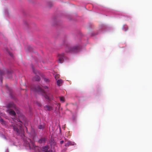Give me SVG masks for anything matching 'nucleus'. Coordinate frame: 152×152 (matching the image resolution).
I'll list each match as a JSON object with an SVG mask.
<instances>
[{
    "instance_id": "f257e3e1",
    "label": "nucleus",
    "mask_w": 152,
    "mask_h": 152,
    "mask_svg": "<svg viewBox=\"0 0 152 152\" xmlns=\"http://www.w3.org/2000/svg\"><path fill=\"white\" fill-rule=\"evenodd\" d=\"M34 90L36 92L42 94L46 99L49 100H50V98L52 96L51 95L50 93L45 92L39 86H38L35 88Z\"/></svg>"
},
{
    "instance_id": "f03ea898",
    "label": "nucleus",
    "mask_w": 152,
    "mask_h": 152,
    "mask_svg": "<svg viewBox=\"0 0 152 152\" xmlns=\"http://www.w3.org/2000/svg\"><path fill=\"white\" fill-rule=\"evenodd\" d=\"M27 146H28L30 149H35V152H41L39 149V148L36 146L34 143L32 142L30 139L28 138L25 141Z\"/></svg>"
},
{
    "instance_id": "7ed1b4c3",
    "label": "nucleus",
    "mask_w": 152,
    "mask_h": 152,
    "mask_svg": "<svg viewBox=\"0 0 152 152\" xmlns=\"http://www.w3.org/2000/svg\"><path fill=\"white\" fill-rule=\"evenodd\" d=\"M78 46L73 47L67 46L66 48L65 51L66 53H77L80 50Z\"/></svg>"
},
{
    "instance_id": "20e7f679",
    "label": "nucleus",
    "mask_w": 152,
    "mask_h": 152,
    "mask_svg": "<svg viewBox=\"0 0 152 152\" xmlns=\"http://www.w3.org/2000/svg\"><path fill=\"white\" fill-rule=\"evenodd\" d=\"M22 125L20 124L19 125L17 124L16 125H13V128L14 131L16 132V134L18 135L20 132L22 131Z\"/></svg>"
},
{
    "instance_id": "39448f33",
    "label": "nucleus",
    "mask_w": 152,
    "mask_h": 152,
    "mask_svg": "<svg viewBox=\"0 0 152 152\" xmlns=\"http://www.w3.org/2000/svg\"><path fill=\"white\" fill-rule=\"evenodd\" d=\"M66 58V57L65 56L64 53L58 54V62L60 63H62L64 60Z\"/></svg>"
},
{
    "instance_id": "423d86ee",
    "label": "nucleus",
    "mask_w": 152,
    "mask_h": 152,
    "mask_svg": "<svg viewBox=\"0 0 152 152\" xmlns=\"http://www.w3.org/2000/svg\"><path fill=\"white\" fill-rule=\"evenodd\" d=\"M7 107L8 108H14L15 110L16 109V105L12 102L9 103L7 106Z\"/></svg>"
},
{
    "instance_id": "0eeeda50",
    "label": "nucleus",
    "mask_w": 152,
    "mask_h": 152,
    "mask_svg": "<svg viewBox=\"0 0 152 152\" xmlns=\"http://www.w3.org/2000/svg\"><path fill=\"white\" fill-rule=\"evenodd\" d=\"M7 111L10 115L14 116L16 115L15 112L14 110H13L11 109L8 110H7Z\"/></svg>"
},
{
    "instance_id": "6e6552de",
    "label": "nucleus",
    "mask_w": 152,
    "mask_h": 152,
    "mask_svg": "<svg viewBox=\"0 0 152 152\" xmlns=\"http://www.w3.org/2000/svg\"><path fill=\"white\" fill-rule=\"evenodd\" d=\"M44 108L46 110L48 111H50L53 109V108L52 107L49 105H45L44 107Z\"/></svg>"
},
{
    "instance_id": "1a4fd4ad",
    "label": "nucleus",
    "mask_w": 152,
    "mask_h": 152,
    "mask_svg": "<svg viewBox=\"0 0 152 152\" xmlns=\"http://www.w3.org/2000/svg\"><path fill=\"white\" fill-rule=\"evenodd\" d=\"M33 80L34 81H39L40 80V78L39 76L36 75L33 77Z\"/></svg>"
},
{
    "instance_id": "9d476101",
    "label": "nucleus",
    "mask_w": 152,
    "mask_h": 152,
    "mask_svg": "<svg viewBox=\"0 0 152 152\" xmlns=\"http://www.w3.org/2000/svg\"><path fill=\"white\" fill-rule=\"evenodd\" d=\"M46 140V139L45 138H42L39 140V142L40 143H44Z\"/></svg>"
},
{
    "instance_id": "9b49d317",
    "label": "nucleus",
    "mask_w": 152,
    "mask_h": 152,
    "mask_svg": "<svg viewBox=\"0 0 152 152\" xmlns=\"http://www.w3.org/2000/svg\"><path fill=\"white\" fill-rule=\"evenodd\" d=\"M73 142H72L70 141H68L67 143L65 144V146L66 147H67L70 145H73L74 144H73Z\"/></svg>"
},
{
    "instance_id": "f8f14e48",
    "label": "nucleus",
    "mask_w": 152,
    "mask_h": 152,
    "mask_svg": "<svg viewBox=\"0 0 152 152\" xmlns=\"http://www.w3.org/2000/svg\"><path fill=\"white\" fill-rule=\"evenodd\" d=\"M63 81L61 79L58 80L57 81V84L58 86H60V84L62 83Z\"/></svg>"
},
{
    "instance_id": "ddd939ff",
    "label": "nucleus",
    "mask_w": 152,
    "mask_h": 152,
    "mask_svg": "<svg viewBox=\"0 0 152 152\" xmlns=\"http://www.w3.org/2000/svg\"><path fill=\"white\" fill-rule=\"evenodd\" d=\"M48 146H45L43 147L42 148V151H44V152H45V151H48Z\"/></svg>"
},
{
    "instance_id": "4468645a",
    "label": "nucleus",
    "mask_w": 152,
    "mask_h": 152,
    "mask_svg": "<svg viewBox=\"0 0 152 152\" xmlns=\"http://www.w3.org/2000/svg\"><path fill=\"white\" fill-rule=\"evenodd\" d=\"M38 128L39 129H43L45 128V125H39L38 126Z\"/></svg>"
},
{
    "instance_id": "2eb2a0df",
    "label": "nucleus",
    "mask_w": 152,
    "mask_h": 152,
    "mask_svg": "<svg viewBox=\"0 0 152 152\" xmlns=\"http://www.w3.org/2000/svg\"><path fill=\"white\" fill-rule=\"evenodd\" d=\"M3 75V72L0 70V75L1 76V77H0V80H1V82H2V79L1 77V76Z\"/></svg>"
},
{
    "instance_id": "dca6fc26",
    "label": "nucleus",
    "mask_w": 152,
    "mask_h": 152,
    "mask_svg": "<svg viewBox=\"0 0 152 152\" xmlns=\"http://www.w3.org/2000/svg\"><path fill=\"white\" fill-rule=\"evenodd\" d=\"M60 99L61 101H62L63 102H64V99L63 97H60Z\"/></svg>"
},
{
    "instance_id": "f3484780",
    "label": "nucleus",
    "mask_w": 152,
    "mask_h": 152,
    "mask_svg": "<svg viewBox=\"0 0 152 152\" xmlns=\"http://www.w3.org/2000/svg\"><path fill=\"white\" fill-rule=\"evenodd\" d=\"M44 80L45 81L47 82H48L49 81V80L47 78H44Z\"/></svg>"
},
{
    "instance_id": "a211bd4d",
    "label": "nucleus",
    "mask_w": 152,
    "mask_h": 152,
    "mask_svg": "<svg viewBox=\"0 0 152 152\" xmlns=\"http://www.w3.org/2000/svg\"><path fill=\"white\" fill-rule=\"evenodd\" d=\"M32 69H33V72L35 74H36L37 73H36V71L35 70V69L32 67Z\"/></svg>"
},
{
    "instance_id": "6ab92c4d",
    "label": "nucleus",
    "mask_w": 152,
    "mask_h": 152,
    "mask_svg": "<svg viewBox=\"0 0 152 152\" xmlns=\"http://www.w3.org/2000/svg\"><path fill=\"white\" fill-rule=\"evenodd\" d=\"M37 105H38V106H41V104L39 102H37Z\"/></svg>"
},
{
    "instance_id": "aec40b11",
    "label": "nucleus",
    "mask_w": 152,
    "mask_h": 152,
    "mask_svg": "<svg viewBox=\"0 0 152 152\" xmlns=\"http://www.w3.org/2000/svg\"><path fill=\"white\" fill-rule=\"evenodd\" d=\"M64 141L63 140H61V141H60V143L61 144H62L63 143H64Z\"/></svg>"
},
{
    "instance_id": "412c9836",
    "label": "nucleus",
    "mask_w": 152,
    "mask_h": 152,
    "mask_svg": "<svg viewBox=\"0 0 152 152\" xmlns=\"http://www.w3.org/2000/svg\"><path fill=\"white\" fill-rule=\"evenodd\" d=\"M44 152H52V151L51 150H49L48 151H45Z\"/></svg>"
},
{
    "instance_id": "4be33fe9",
    "label": "nucleus",
    "mask_w": 152,
    "mask_h": 152,
    "mask_svg": "<svg viewBox=\"0 0 152 152\" xmlns=\"http://www.w3.org/2000/svg\"><path fill=\"white\" fill-rule=\"evenodd\" d=\"M58 77H59V75H58L56 76H55V78Z\"/></svg>"
},
{
    "instance_id": "5701e85b",
    "label": "nucleus",
    "mask_w": 152,
    "mask_h": 152,
    "mask_svg": "<svg viewBox=\"0 0 152 152\" xmlns=\"http://www.w3.org/2000/svg\"><path fill=\"white\" fill-rule=\"evenodd\" d=\"M9 54L11 56H12V53H9Z\"/></svg>"
},
{
    "instance_id": "b1692460",
    "label": "nucleus",
    "mask_w": 152,
    "mask_h": 152,
    "mask_svg": "<svg viewBox=\"0 0 152 152\" xmlns=\"http://www.w3.org/2000/svg\"><path fill=\"white\" fill-rule=\"evenodd\" d=\"M0 121H1V122H3V119H2L1 118V119H0Z\"/></svg>"
},
{
    "instance_id": "393cba45",
    "label": "nucleus",
    "mask_w": 152,
    "mask_h": 152,
    "mask_svg": "<svg viewBox=\"0 0 152 152\" xmlns=\"http://www.w3.org/2000/svg\"><path fill=\"white\" fill-rule=\"evenodd\" d=\"M45 87H45L46 88H47V86H46L45 87Z\"/></svg>"
}]
</instances>
